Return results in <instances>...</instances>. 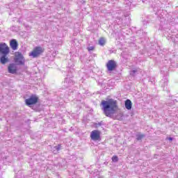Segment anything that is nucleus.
<instances>
[{"instance_id":"f257e3e1","label":"nucleus","mask_w":178,"mask_h":178,"mask_svg":"<svg viewBox=\"0 0 178 178\" xmlns=\"http://www.w3.org/2000/svg\"><path fill=\"white\" fill-rule=\"evenodd\" d=\"M101 105H102V110L104 115L108 118H111L112 115L118 111V101L113 99H109L108 100L102 101Z\"/></svg>"},{"instance_id":"f03ea898","label":"nucleus","mask_w":178,"mask_h":178,"mask_svg":"<svg viewBox=\"0 0 178 178\" xmlns=\"http://www.w3.org/2000/svg\"><path fill=\"white\" fill-rule=\"evenodd\" d=\"M15 63H17V65H24V56H23V54L21 52H16L15 53Z\"/></svg>"},{"instance_id":"7ed1b4c3","label":"nucleus","mask_w":178,"mask_h":178,"mask_svg":"<svg viewBox=\"0 0 178 178\" xmlns=\"http://www.w3.org/2000/svg\"><path fill=\"white\" fill-rule=\"evenodd\" d=\"M42 52H44V49L41 47H37L30 53L29 56H33V58H37L40 56Z\"/></svg>"},{"instance_id":"20e7f679","label":"nucleus","mask_w":178,"mask_h":178,"mask_svg":"<svg viewBox=\"0 0 178 178\" xmlns=\"http://www.w3.org/2000/svg\"><path fill=\"white\" fill-rule=\"evenodd\" d=\"M74 84V81L70 78H65L64 81L62 83L63 90H66V88H69L72 87Z\"/></svg>"},{"instance_id":"39448f33","label":"nucleus","mask_w":178,"mask_h":178,"mask_svg":"<svg viewBox=\"0 0 178 178\" xmlns=\"http://www.w3.org/2000/svg\"><path fill=\"white\" fill-rule=\"evenodd\" d=\"M10 49L6 43H0V55H9Z\"/></svg>"},{"instance_id":"423d86ee","label":"nucleus","mask_w":178,"mask_h":178,"mask_svg":"<svg viewBox=\"0 0 178 178\" xmlns=\"http://www.w3.org/2000/svg\"><path fill=\"white\" fill-rule=\"evenodd\" d=\"M25 102L28 106H30V105H35V104L38 102V97L33 95L29 99H26Z\"/></svg>"},{"instance_id":"0eeeda50","label":"nucleus","mask_w":178,"mask_h":178,"mask_svg":"<svg viewBox=\"0 0 178 178\" xmlns=\"http://www.w3.org/2000/svg\"><path fill=\"white\" fill-rule=\"evenodd\" d=\"M90 138L93 141H99L101 140V131L94 130L90 133Z\"/></svg>"},{"instance_id":"6e6552de","label":"nucleus","mask_w":178,"mask_h":178,"mask_svg":"<svg viewBox=\"0 0 178 178\" xmlns=\"http://www.w3.org/2000/svg\"><path fill=\"white\" fill-rule=\"evenodd\" d=\"M8 72L10 74H16L17 73V65L15 63H10L8 67Z\"/></svg>"},{"instance_id":"1a4fd4ad","label":"nucleus","mask_w":178,"mask_h":178,"mask_svg":"<svg viewBox=\"0 0 178 178\" xmlns=\"http://www.w3.org/2000/svg\"><path fill=\"white\" fill-rule=\"evenodd\" d=\"M116 62L113 60H110L108 61L106 64V67L108 70V72H113L116 69Z\"/></svg>"},{"instance_id":"9d476101","label":"nucleus","mask_w":178,"mask_h":178,"mask_svg":"<svg viewBox=\"0 0 178 178\" xmlns=\"http://www.w3.org/2000/svg\"><path fill=\"white\" fill-rule=\"evenodd\" d=\"M0 63L1 65H6V63H9V58L8 57V54H3L0 57Z\"/></svg>"},{"instance_id":"9b49d317","label":"nucleus","mask_w":178,"mask_h":178,"mask_svg":"<svg viewBox=\"0 0 178 178\" xmlns=\"http://www.w3.org/2000/svg\"><path fill=\"white\" fill-rule=\"evenodd\" d=\"M10 47L13 51H16L17 49V47H19V44L17 43V40L13 39L10 42Z\"/></svg>"},{"instance_id":"f8f14e48","label":"nucleus","mask_w":178,"mask_h":178,"mask_svg":"<svg viewBox=\"0 0 178 178\" xmlns=\"http://www.w3.org/2000/svg\"><path fill=\"white\" fill-rule=\"evenodd\" d=\"M125 108L126 109H127L128 111H130L133 106V103H131V100L130 99H127L125 101Z\"/></svg>"},{"instance_id":"ddd939ff","label":"nucleus","mask_w":178,"mask_h":178,"mask_svg":"<svg viewBox=\"0 0 178 178\" xmlns=\"http://www.w3.org/2000/svg\"><path fill=\"white\" fill-rule=\"evenodd\" d=\"M61 149H62V145H58L57 146H55L52 148V151L54 154H58Z\"/></svg>"},{"instance_id":"4468645a","label":"nucleus","mask_w":178,"mask_h":178,"mask_svg":"<svg viewBox=\"0 0 178 178\" xmlns=\"http://www.w3.org/2000/svg\"><path fill=\"white\" fill-rule=\"evenodd\" d=\"M144 137H145V134H138L136 135V140L138 141H141L143 140V138H144Z\"/></svg>"},{"instance_id":"2eb2a0df","label":"nucleus","mask_w":178,"mask_h":178,"mask_svg":"<svg viewBox=\"0 0 178 178\" xmlns=\"http://www.w3.org/2000/svg\"><path fill=\"white\" fill-rule=\"evenodd\" d=\"M105 42H106V41H105V39L104 38H102L99 40V45L104 46V45H105Z\"/></svg>"},{"instance_id":"dca6fc26","label":"nucleus","mask_w":178,"mask_h":178,"mask_svg":"<svg viewBox=\"0 0 178 178\" xmlns=\"http://www.w3.org/2000/svg\"><path fill=\"white\" fill-rule=\"evenodd\" d=\"M112 161L113 162H118V161H119V158L118 157V156H113L112 157Z\"/></svg>"},{"instance_id":"f3484780","label":"nucleus","mask_w":178,"mask_h":178,"mask_svg":"<svg viewBox=\"0 0 178 178\" xmlns=\"http://www.w3.org/2000/svg\"><path fill=\"white\" fill-rule=\"evenodd\" d=\"M94 46H91V47H88V48H87V49H88V51H89V52H91V51H94Z\"/></svg>"},{"instance_id":"a211bd4d","label":"nucleus","mask_w":178,"mask_h":178,"mask_svg":"<svg viewBox=\"0 0 178 178\" xmlns=\"http://www.w3.org/2000/svg\"><path fill=\"white\" fill-rule=\"evenodd\" d=\"M163 87V90H167L168 89V82H165L164 83V86Z\"/></svg>"},{"instance_id":"6ab92c4d","label":"nucleus","mask_w":178,"mask_h":178,"mask_svg":"<svg viewBox=\"0 0 178 178\" xmlns=\"http://www.w3.org/2000/svg\"><path fill=\"white\" fill-rule=\"evenodd\" d=\"M136 72L137 71H136V70H133L131 72L130 74H131V76H134V74H136Z\"/></svg>"},{"instance_id":"aec40b11","label":"nucleus","mask_w":178,"mask_h":178,"mask_svg":"<svg viewBox=\"0 0 178 178\" xmlns=\"http://www.w3.org/2000/svg\"><path fill=\"white\" fill-rule=\"evenodd\" d=\"M170 140H172V138H170Z\"/></svg>"}]
</instances>
